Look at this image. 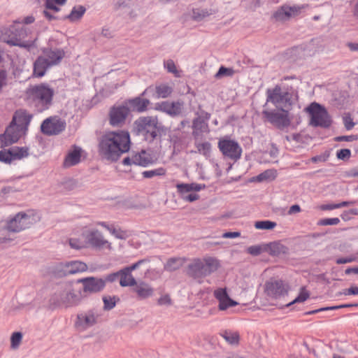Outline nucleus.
Here are the masks:
<instances>
[{"label":"nucleus","instance_id":"nucleus-1","mask_svg":"<svg viewBox=\"0 0 358 358\" xmlns=\"http://www.w3.org/2000/svg\"><path fill=\"white\" fill-rule=\"evenodd\" d=\"M266 101L263 106L266 108L268 103L275 106V109L265 108L262 112L264 122H268L277 129L283 131L291 125L289 110L294 104L292 93L282 92L280 85H276L273 88H268L266 92Z\"/></svg>","mask_w":358,"mask_h":358},{"label":"nucleus","instance_id":"nucleus-2","mask_svg":"<svg viewBox=\"0 0 358 358\" xmlns=\"http://www.w3.org/2000/svg\"><path fill=\"white\" fill-rule=\"evenodd\" d=\"M130 134L127 130L106 131L99 139V156L110 163L117 162L120 157L131 148Z\"/></svg>","mask_w":358,"mask_h":358},{"label":"nucleus","instance_id":"nucleus-3","mask_svg":"<svg viewBox=\"0 0 358 358\" xmlns=\"http://www.w3.org/2000/svg\"><path fill=\"white\" fill-rule=\"evenodd\" d=\"M85 298L80 278L76 280H68L64 283L62 290L55 292L50 296L49 306L52 310L61 306H64L66 308L77 306Z\"/></svg>","mask_w":358,"mask_h":358},{"label":"nucleus","instance_id":"nucleus-4","mask_svg":"<svg viewBox=\"0 0 358 358\" xmlns=\"http://www.w3.org/2000/svg\"><path fill=\"white\" fill-rule=\"evenodd\" d=\"M134 128L136 134L143 135L144 140L150 144L155 141L161 143L162 137L171 131V128L159 122L157 115L139 117L134 121Z\"/></svg>","mask_w":358,"mask_h":358},{"label":"nucleus","instance_id":"nucleus-5","mask_svg":"<svg viewBox=\"0 0 358 358\" xmlns=\"http://www.w3.org/2000/svg\"><path fill=\"white\" fill-rule=\"evenodd\" d=\"M26 100L33 105L38 112L48 110L53 102L54 89L47 83L30 85L25 92Z\"/></svg>","mask_w":358,"mask_h":358},{"label":"nucleus","instance_id":"nucleus-6","mask_svg":"<svg viewBox=\"0 0 358 358\" xmlns=\"http://www.w3.org/2000/svg\"><path fill=\"white\" fill-rule=\"evenodd\" d=\"M30 216L24 212L17 213L6 224L0 227V243L13 240L10 232L17 233L29 227Z\"/></svg>","mask_w":358,"mask_h":358},{"label":"nucleus","instance_id":"nucleus-7","mask_svg":"<svg viewBox=\"0 0 358 358\" xmlns=\"http://www.w3.org/2000/svg\"><path fill=\"white\" fill-rule=\"evenodd\" d=\"M305 110L310 117L309 125L324 129L331 127L333 120L327 109L323 105L313 102L305 108Z\"/></svg>","mask_w":358,"mask_h":358},{"label":"nucleus","instance_id":"nucleus-8","mask_svg":"<svg viewBox=\"0 0 358 358\" xmlns=\"http://www.w3.org/2000/svg\"><path fill=\"white\" fill-rule=\"evenodd\" d=\"M88 269L87 265L79 260L59 262L51 268L50 273L55 278H62L70 275L83 273Z\"/></svg>","mask_w":358,"mask_h":358},{"label":"nucleus","instance_id":"nucleus-9","mask_svg":"<svg viewBox=\"0 0 358 358\" xmlns=\"http://www.w3.org/2000/svg\"><path fill=\"white\" fill-rule=\"evenodd\" d=\"M27 36V29L22 24L20 21L15 20L13 24L1 31L0 40L10 46H13V42L14 41L16 40L18 42Z\"/></svg>","mask_w":358,"mask_h":358},{"label":"nucleus","instance_id":"nucleus-10","mask_svg":"<svg viewBox=\"0 0 358 358\" xmlns=\"http://www.w3.org/2000/svg\"><path fill=\"white\" fill-rule=\"evenodd\" d=\"M217 147L224 157L233 159L234 162L241 157L243 150L241 145L236 141L231 139L228 136L219 139Z\"/></svg>","mask_w":358,"mask_h":358},{"label":"nucleus","instance_id":"nucleus-11","mask_svg":"<svg viewBox=\"0 0 358 358\" xmlns=\"http://www.w3.org/2000/svg\"><path fill=\"white\" fill-rule=\"evenodd\" d=\"M66 123L58 116H51L45 119L40 127L41 132L46 136L58 135L65 130Z\"/></svg>","mask_w":358,"mask_h":358},{"label":"nucleus","instance_id":"nucleus-12","mask_svg":"<svg viewBox=\"0 0 358 358\" xmlns=\"http://www.w3.org/2000/svg\"><path fill=\"white\" fill-rule=\"evenodd\" d=\"M0 150V162L10 164L15 160H20L29 156L28 147L13 146L9 148H1Z\"/></svg>","mask_w":358,"mask_h":358},{"label":"nucleus","instance_id":"nucleus-13","mask_svg":"<svg viewBox=\"0 0 358 358\" xmlns=\"http://www.w3.org/2000/svg\"><path fill=\"white\" fill-rule=\"evenodd\" d=\"M129 110L125 103L110 107L108 113L109 124L112 127H122L129 115Z\"/></svg>","mask_w":358,"mask_h":358},{"label":"nucleus","instance_id":"nucleus-14","mask_svg":"<svg viewBox=\"0 0 358 358\" xmlns=\"http://www.w3.org/2000/svg\"><path fill=\"white\" fill-rule=\"evenodd\" d=\"M24 134L17 125L10 122L3 134H0V148H6L18 142Z\"/></svg>","mask_w":358,"mask_h":358},{"label":"nucleus","instance_id":"nucleus-15","mask_svg":"<svg viewBox=\"0 0 358 358\" xmlns=\"http://www.w3.org/2000/svg\"><path fill=\"white\" fill-rule=\"evenodd\" d=\"M80 281L82 282V290L84 291L85 298L89 294L102 292L106 287V280H103L101 278L89 276L80 278Z\"/></svg>","mask_w":358,"mask_h":358},{"label":"nucleus","instance_id":"nucleus-16","mask_svg":"<svg viewBox=\"0 0 358 358\" xmlns=\"http://www.w3.org/2000/svg\"><path fill=\"white\" fill-rule=\"evenodd\" d=\"M289 285L285 284L282 280L266 281L264 285V292L268 296L278 299L288 294Z\"/></svg>","mask_w":358,"mask_h":358},{"label":"nucleus","instance_id":"nucleus-17","mask_svg":"<svg viewBox=\"0 0 358 358\" xmlns=\"http://www.w3.org/2000/svg\"><path fill=\"white\" fill-rule=\"evenodd\" d=\"M303 6L283 5L278 8L271 15V18L275 22H285L292 17L298 15Z\"/></svg>","mask_w":358,"mask_h":358},{"label":"nucleus","instance_id":"nucleus-18","mask_svg":"<svg viewBox=\"0 0 358 358\" xmlns=\"http://www.w3.org/2000/svg\"><path fill=\"white\" fill-rule=\"evenodd\" d=\"M182 105L183 103L180 101L171 102L169 101H163L156 103L152 108L155 110L164 113L173 117L181 113Z\"/></svg>","mask_w":358,"mask_h":358},{"label":"nucleus","instance_id":"nucleus-19","mask_svg":"<svg viewBox=\"0 0 358 358\" xmlns=\"http://www.w3.org/2000/svg\"><path fill=\"white\" fill-rule=\"evenodd\" d=\"M124 103L126 104L130 112L143 113L148 109V106L152 104L148 99L136 96L132 99H125Z\"/></svg>","mask_w":358,"mask_h":358},{"label":"nucleus","instance_id":"nucleus-20","mask_svg":"<svg viewBox=\"0 0 358 358\" xmlns=\"http://www.w3.org/2000/svg\"><path fill=\"white\" fill-rule=\"evenodd\" d=\"M32 117V115L27 113L26 110H17L14 113L10 122L23 129L24 134H26Z\"/></svg>","mask_w":358,"mask_h":358},{"label":"nucleus","instance_id":"nucleus-21","mask_svg":"<svg viewBox=\"0 0 358 358\" xmlns=\"http://www.w3.org/2000/svg\"><path fill=\"white\" fill-rule=\"evenodd\" d=\"M97 323V315H95L94 310H89L86 313L77 315L75 325L84 329L91 327Z\"/></svg>","mask_w":358,"mask_h":358},{"label":"nucleus","instance_id":"nucleus-22","mask_svg":"<svg viewBox=\"0 0 358 358\" xmlns=\"http://www.w3.org/2000/svg\"><path fill=\"white\" fill-rule=\"evenodd\" d=\"M52 66L49 59L43 56H38L33 64L32 76L34 78H42L45 76L46 71Z\"/></svg>","mask_w":358,"mask_h":358},{"label":"nucleus","instance_id":"nucleus-23","mask_svg":"<svg viewBox=\"0 0 358 358\" xmlns=\"http://www.w3.org/2000/svg\"><path fill=\"white\" fill-rule=\"evenodd\" d=\"M266 252L271 257L287 255L289 252V248L283 245L281 241H274L266 243Z\"/></svg>","mask_w":358,"mask_h":358},{"label":"nucleus","instance_id":"nucleus-24","mask_svg":"<svg viewBox=\"0 0 358 358\" xmlns=\"http://www.w3.org/2000/svg\"><path fill=\"white\" fill-rule=\"evenodd\" d=\"M82 152L81 148L76 145H73V149L65 157L64 166L65 167H70L78 164L80 162Z\"/></svg>","mask_w":358,"mask_h":358},{"label":"nucleus","instance_id":"nucleus-25","mask_svg":"<svg viewBox=\"0 0 358 358\" xmlns=\"http://www.w3.org/2000/svg\"><path fill=\"white\" fill-rule=\"evenodd\" d=\"M199 110L196 113L198 115L192 121V128L194 130L202 131L203 125L208 127V124L206 121H208L210 118V113L205 111L202 109L201 106H199Z\"/></svg>","mask_w":358,"mask_h":358},{"label":"nucleus","instance_id":"nucleus-26","mask_svg":"<svg viewBox=\"0 0 358 358\" xmlns=\"http://www.w3.org/2000/svg\"><path fill=\"white\" fill-rule=\"evenodd\" d=\"M132 291L137 294L138 300H144L154 294V289L148 283L141 281L138 284L132 288Z\"/></svg>","mask_w":358,"mask_h":358},{"label":"nucleus","instance_id":"nucleus-27","mask_svg":"<svg viewBox=\"0 0 358 358\" xmlns=\"http://www.w3.org/2000/svg\"><path fill=\"white\" fill-rule=\"evenodd\" d=\"M43 52L49 59V62L52 66L59 64L65 56V52L63 49L55 48H44Z\"/></svg>","mask_w":358,"mask_h":358},{"label":"nucleus","instance_id":"nucleus-28","mask_svg":"<svg viewBox=\"0 0 358 358\" xmlns=\"http://www.w3.org/2000/svg\"><path fill=\"white\" fill-rule=\"evenodd\" d=\"M203 262L199 259H195L194 262L187 266V274L194 278L206 277L203 274Z\"/></svg>","mask_w":358,"mask_h":358},{"label":"nucleus","instance_id":"nucleus-29","mask_svg":"<svg viewBox=\"0 0 358 358\" xmlns=\"http://www.w3.org/2000/svg\"><path fill=\"white\" fill-rule=\"evenodd\" d=\"M86 238L87 242L95 248H101L105 244H108L109 247L110 245L108 241L103 239L101 233L97 229L90 231Z\"/></svg>","mask_w":358,"mask_h":358},{"label":"nucleus","instance_id":"nucleus-30","mask_svg":"<svg viewBox=\"0 0 358 358\" xmlns=\"http://www.w3.org/2000/svg\"><path fill=\"white\" fill-rule=\"evenodd\" d=\"M85 12L86 8L84 6H75L69 15L62 16L63 21L69 20L71 22H76L83 17Z\"/></svg>","mask_w":358,"mask_h":358},{"label":"nucleus","instance_id":"nucleus-31","mask_svg":"<svg viewBox=\"0 0 358 358\" xmlns=\"http://www.w3.org/2000/svg\"><path fill=\"white\" fill-rule=\"evenodd\" d=\"M203 262V274L206 276L210 275L211 273L215 272L220 267V264L218 259L214 257H208L204 259Z\"/></svg>","mask_w":358,"mask_h":358},{"label":"nucleus","instance_id":"nucleus-32","mask_svg":"<svg viewBox=\"0 0 358 358\" xmlns=\"http://www.w3.org/2000/svg\"><path fill=\"white\" fill-rule=\"evenodd\" d=\"M102 301L103 303V310L108 311L113 309L115 307L116 304L120 301V299L118 296L116 295H103L102 296Z\"/></svg>","mask_w":358,"mask_h":358},{"label":"nucleus","instance_id":"nucleus-33","mask_svg":"<svg viewBox=\"0 0 358 358\" xmlns=\"http://www.w3.org/2000/svg\"><path fill=\"white\" fill-rule=\"evenodd\" d=\"M138 283L131 273L122 271V275L120 279V285L122 287H136Z\"/></svg>","mask_w":358,"mask_h":358},{"label":"nucleus","instance_id":"nucleus-34","mask_svg":"<svg viewBox=\"0 0 358 358\" xmlns=\"http://www.w3.org/2000/svg\"><path fill=\"white\" fill-rule=\"evenodd\" d=\"M277 175V171L274 169H271L256 176V178L259 180V182H262L263 181H272L276 178Z\"/></svg>","mask_w":358,"mask_h":358},{"label":"nucleus","instance_id":"nucleus-35","mask_svg":"<svg viewBox=\"0 0 358 358\" xmlns=\"http://www.w3.org/2000/svg\"><path fill=\"white\" fill-rule=\"evenodd\" d=\"M155 91L157 94V98L165 99L169 97L171 94V93L173 92V89L168 85L161 84L155 87Z\"/></svg>","mask_w":358,"mask_h":358},{"label":"nucleus","instance_id":"nucleus-36","mask_svg":"<svg viewBox=\"0 0 358 358\" xmlns=\"http://www.w3.org/2000/svg\"><path fill=\"white\" fill-rule=\"evenodd\" d=\"M134 165L147 167L150 164H152L154 163V160L152 159L151 155H148V156H141V155L134 154Z\"/></svg>","mask_w":358,"mask_h":358},{"label":"nucleus","instance_id":"nucleus-37","mask_svg":"<svg viewBox=\"0 0 358 358\" xmlns=\"http://www.w3.org/2000/svg\"><path fill=\"white\" fill-rule=\"evenodd\" d=\"M182 266V262L180 258H169L164 264V269L168 271H175Z\"/></svg>","mask_w":358,"mask_h":358},{"label":"nucleus","instance_id":"nucleus-38","mask_svg":"<svg viewBox=\"0 0 358 358\" xmlns=\"http://www.w3.org/2000/svg\"><path fill=\"white\" fill-rule=\"evenodd\" d=\"M310 297V292L308 291L306 287H301L297 296L291 302L285 305V307H289L296 303H303Z\"/></svg>","mask_w":358,"mask_h":358},{"label":"nucleus","instance_id":"nucleus-39","mask_svg":"<svg viewBox=\"0 0 358 358\" xmlns=\"http://www.w3.org/2000/svg\"><path fill=\"white\" fill-rule=\"evenodd\" d=\"M276 226L275 222L268 220H258L254 224L255 229L261 230H273Z\"/></svg>","mask_w":358,"mask_h":358},{"label":"nucleus","instance_id":"nucleus-40","mask_svg":"<svg viewBox=\"0 0 358 358\" xmlns=\"http://www.w3.org/2000/svg\"><path fill=\"white\" fill-rule=\"evenodd\" d=\"M23 338V334L21 331H14L12 333L10 341V348L16 350L20 345Z\"/></svg>","mask_w":358,"mask_h":358},{"label":"nucleus","instance_id":"nucleus-41","mask_svg":"<svg viewBox=\"0 0 358 358\" xmlns=\"http://www.w3.org/2000/svg\"><path fill=\"white\" fill-rule=\"evenodd\" d=\"M247 252L252 256H258L262 252H266V243L254 245L247 248Z\"/></svg>","mask_w":358,"mask_h":358},{"label":"nucleus","instance_id":"nucleus-42","mask_svg":"<svg viewBox=\"0 0 358 358\" xmlns=\"http://www.w3.org/2000/svg\"><path fill=\"white\" fill-rule=\"evenodd\" d=\"M166 169L163 167H160L156 169L145 171L142 173L144 178H152L155 176H162L166 175Z\"/></svg>","mask_w":358,"mask_h":358},{"label":"nucleus","instance_id":"nucleus-43","mask_svg":"<svg viewBox=\"0 0 358 358\" xmlns=\"http://www.w3.org/2000/svg\"><path fill=\"white\" fill-rule=\"evenodd\" d=\"M196 147L198 150V152L200 154H202L206 157H209L210 156V151H211L210 143L206 141L204 143H196Z\"/></svg>","mask_w":358,"mask_h":358},{"label":"nucleus","instance_id":"nucleus-44","mask_svg":"<svg viewBox=\"0 0 358 358\" xmlns=\"http://www.w3.org/2000/svg\"><path fill=\"white\" fill-rule=\"evenodd\" d=\"M234 74V70L232 68L221 66L215 74V78L220 79L223 77L232 76Z\"/></svg>","mask_w":358,"mask_h":358},{"label":"nucleus","instance_id":"nucleus-45","mask_svg":"<svg viewBox=\"0 0 358 358\" xmlns=\"http://www.w3.org/2000/svg\"><path fill=\"white\" fill-rule=\"evenodd\" d=\"M306 50V47L304 45H299L297 46H294L291 48L290 53L291 55L295 57L296 59H301L305 56V51Z\"/></svg>","mask_w":358,"mask_h":358},{"label":"nucleus","instance_id":"nucleus-46","mask_svg":"<svg viewBox=\"0 0 358 358\" xmlns=\"http://www.w3.org/2000/svg\"><path fill=\"white\" fill-rule=\"evenodd\" d=\"M63 189L66 191H72L78 186V181L72 178H67L60 183Z\"/></svg>","mask_w":358,"mask_h":358},{"label":"nucleus","instance_id":"nucleus-47","mask_svg":"<svg viewBox=\"0 0 358 358\" xmlns=\"http://www.w3.org/2000/svg\"><path fill=\"white\" fill-rule=\"evenodd\" d=\"M36 38L34 39V41H21V40H20L18 42L15 40L13 42V46L23 48H25L27 50L30 51L31 48L36 47Z\"/></svg>","mask_w":358,"mask_h":358},{"label":"nucleus","instance_id":"nucleus-48","mask_svg":"<svg viewBox=\"0 0 358 358\" xmlns=\"http://www.w3.org/2000/svg\"><path fill=\"white\" fill-rule=\"evenodd\" d=\"M238 304V303L237 301L229 297L227 299H224V301L219 303L218 309L220 310H226L229 308L234 307Z\"/></svg>","mask_w":358,"mask_h":358},{"label":"nucleus","instance_id":"nucleus-49","mask_svg":"<svg viewBox=\"0 0 358 358\" xmlns=\"http://www.w3.org/2000/svg\"><path fill=\"white\" fill-rule=\"evenodd\" d=\"M192 185L190 183H178L176 185V188L178 192L180 194V197L182 198L185 196L186 193L192 192Z\"/></svg>","mask_w":358,"mask_h":358},{"label":"nucleus","instance_id":"nucleus-50","mask_svg":"<svg viewBox=\"0 0 358 358\" xmlns=\"http://www.w3.org/2000/svg\"><path fill=\"white\" fill-rule=\"evenodd\" d=\"M336 155L338 159L347 162L351 157V150L348 148H342L337 150Z\"/></svg>","mask_w":358,"mask_h":358},{"label":"nucleus","instance_id":"nucleus-51","mask_svg":"<svg viewBox=\"0 0 358 358\" xmlns=\"http://www.w3.org/2000/svg\"><path fill=\"white\" fill-rule=\"evenodd\" d=\"M214 296L219 303L230 297L227 288H217L214 291Z\"/></svg>","mask_w":358,"mask_h":358},{"label":"nucleus","instance_id":"nucleus-52","mask_svg":"<svg viewBox=\"0 0 358 358\" xmlns=\"http://www.w3.org/2000/svg\"><path fill=\"white\" fill-rule=\"evenodd\" d=\"M109 231L118 239L125 240L129 236L127 231H124L120 228L116 229L114 226H111Z\"/></svg>","mask_w":358,"mask_h":358},{"label":"nucleus","instance_id":"nucleus-53","mask_svg":"<svg viewBox=\"0 0 358 358\" xmlns=\"http://www.w3.org/2000/svg\"><path fill=\"white\" fill-rule=\"evenodd\" d=\"M331 155V150H325L322 154L315 155L310 158V161L313 163H317L319 162H326L329 159Z\"/></svg>","mask_w":358,"mask_h":358},{"label":"nucleus","instance_id":"nucleus-54","mask_svg":"<svg viewBox=\"0 0 358 358\" xmlns=\"http://www.w3.org/2000/svg\"><path fill=\"white\" fill-rule=\"evenodd\" d=\"M340 222V220L338 217L332 218H323L320 219L317 224L318 226H328V225H336Z\"/></svg>","mask_w":358,"mask_h":358},{"label":"nucleus","instance_id":"nucleus-55","mask_svg":"<svg viewBox=\"0 0 358 358\" xmlns=\"http://www.w3.org/2000/svg\"><path fill=\"white\" fill-rule=\"evenodd\" d=\"M343 124L347 130L352 129L355 126V122H353V119L351 117V114L350 113H347L344 114L343 117Z\"/></svg>","mask_w":358,"mask_h":358},{"label":"nucleus","instance_id":"nucleus-56","mask_svg":"<svg viewBox=\"0 0 358 358\" xmlns=\"http://www.w3.org/2000/svg\"><path fill=\"white\" fill-rule=\"evenodd\" d=\"M342 294L344 295H358V287L356 285H351L349 288L343 289L342 292H338L336 294L337 296Z\"/></svg>","mask_w":358,"mask_h":358},{"label":"nucleus","instance_id":"nucleus-57","mask_svg":"<svg viewBox=\"0 0 358 358\" xmlns=\"http://www.w3.org/2000/svg\"><path fill=\"white\" fill-rule=\"evenodd\" d=\"M122 275V269H120V271L114 273H111L105 276L104 279L103 280H106V283L107 282H115L118 278L121 279Z\"/></svg>","mask_w":358,"mask_h":358},{"label":"nucleus","instance_id":"nucleus-58","mask_svg":"<svg viewBox=\"0 0 358 358\" xmlns=\"http://www.w3.org/2000/svg\"><path fill=\"white\" fill-rule=\"evenodd\" d=\"M208 15H209V13L207 10H199V9H194L193 10L194 18L197 21H200Z\"/></svg>","mask_w":358,"mask_h":358},{"label":"nucleus","instance_id":"nucleus-59","mask_svg":"<svg viewBox=\"0 0 358 358\" xmlns=\"http://www.w3.org/2000/svg\"><path fill=\"white\" fill-rule=\"evenodd\" d=\"M240 341V335L238 331H232V333L227 337V342L231 345H238Z\"/></svg>","mask_w":358,"mask_h":358},{"label":"nucleus","instance_id":"nucleus-60","mask_svg":"<svg viewBox=\"0 0 358 358\" xmlns=\"http://www.w3.org/2000/svg\"><path fill=\"white\" fill-rule=\"evenodd\" d=\"M358 139L357 135H350V136H338L334 138V140L336 142H352L354 141H357Z\"/></svg>","mask_w":358,"mask_h":358},{"label":"nucleus","instance_id":"nucleus-61","mask_svg":"<svg viewBox=\"0 0 358 358\" xmlns=\"http://www.w3.org/2000/svg\"><path fill=\"white\" fill-rule=\"evenodd\" d=\"M164 66L169 73L177 74L178 73L174 62L172 59H169L164 63Z\"/></svg>","mask_w":358,"mask_h":358},{"label":"nucleus","instance_id":"nucleus-62","mask_svg":"<svg viewBox=\"0 0 358 358\" xmlns=\"http://www.w3.org/2000/svg\"><path fill=\"white\" fill-rule=\"evenodd\" d=\"M55 3V0H46L45 2V7L46 10H51L54 12H59L60 8Z\"/></svg>","mask_w":358,"mask_h":358},{"label":"nucleus","instance_id":"nucleus-63","mask_svg":"<svg viewBox=\"0 0 358 358\" xmlns=\"http://www.w3.org/2000/svg\"><path fill=\"white\" fill-rule=\"evenodd\" d=\"M345 178H358V166L350 169L343 173Z\"/></svg>","mask_w":358,"mask_h":358},{"label":"nucleus","instance_id":"nucleus-64","mask_svg":"<svg viewBox=\"0 0 358 358\" xmlns=\"http://www.w3.org/2000/svg\"><path fill=\"white\" fill-rule=\"evenodd\" d=\"M157 303L159 306H170L172 303L171 299L169 294L162 296L158 300Z\"/></svg>","mask_w":358,"mask_h":358}]
</instances>
